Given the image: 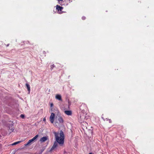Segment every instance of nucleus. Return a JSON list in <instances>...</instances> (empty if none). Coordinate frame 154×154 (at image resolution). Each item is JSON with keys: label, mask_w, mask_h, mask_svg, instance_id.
Wrapping results in <instances>:
<instances>
[{"label": "nucleus", "mask_w": 154, "mask_h": 154, "mask_svg": "<svg viewBox=\"0 0 154 154\" xmlns=\"http://www.w3.org/2000/svg\"><path fill=\"white\" fill-rule=\"evenodd\" d=\"M21 142V141H18L14 142L12 144V145H15Z\"/></svg>", "instance_id": "nucleus-10"}, {"label": "nucleus", "mask_w": 154, "mask_h": 154, "mask_svg": "<svg viewBox=\"0 0 154 154\" xmlns=\"http://www.w3.org/2000/svg\"><path fill=\"white\" fill-rule=\"evenodd\" d=\"M56 9L58 11H62L63 8L62 7H61L58 5H57L56 6Z\"/></svg>", "instance_id": "nucleus-7"}, {"label": "nucleus", "mask_w": 154, "mask_h": 154, "mask_svg": "<svg viewBox=\"0 0 154 154\" xmlns=\"http://www.w3.org/2000/svg\"><path fill=\"white\" fill-rule=\"evenodd\" d=\"M54 67H55V65L54 64H53L51 66V70H52L53 69V68Z\"/></svg>", "instance_id": "nucleus-11"}, {"label": "nucleus", "mask_w": 154, "mask_h": 154, "mask_svg": "<svg viewBox=\"0 0 154 154\" xmlns=\"http://www.w3.org/2000/svg\"><path fill=\"white\" fill-rule=\"evenodd\" d=\"M63 0H58V1L60 2V1H62Z\"/></svg>", "instance_id": "nucleus-20"}, {"label": "nucleus", "mask_w": 154, "mask_h": 154, "mask_svg": "<svg viewBox=\"0 0 154 154\" xmlns=\"http://www.w3.org/2000/svg\"><path fill=\"white\" fill-rule=\"evenodd\" d=\"M26 86L27 88L28 91L29 93V92H30V87L28 83H26Z\"/></svg>", "instance_id": "nucleus-9"}, {"label": "nucleus", "mask_w": 154, "mask_h": 154, "mask_svg": "<svg viewBox=\"0 0 154 154\" xmlns=\"http://www.w3.org/2000/svg\"><path fill=\"white\" fill-rule=\"evenodd\" d=\"M9 129L11 130V132H10V133H11V132H13L14 130V128H11L10 129V128L9 127Z\"/></svg>", "instance_id": "nucleus-12"}, {"label": "nucleus", "mask_w": 154, "mask_h": 154, "mask_svg": "<svg viewBox=\"0 0 154 154\" xmlns=\"http://www.w3.org/2000/svg\"><path fill=\"white\" fill-rule=\"evenodd\" d=\"M20 117L22 118H24V115L23 114H21L20 116Z\"/></svg>", "instance_id": "nucleus-13"}, {"label": "nucleus", "mask_w": 154, "mask_h": 154, "mask_svg": "<svg viewBox=\"0 0 154 154\" xmlns=\"http://www.w3.org/2000/svg\"><path fill=\"white\" fill-rule=\"evenodd\" d=\"M56 98L57 99L59 100H61V96L60 94H57L56 96Z\"/></svg>", "instance_id": "nucleus-8"}, {"label": "nucleus", "mask_w": 154, "mask_h": 154, "mask_svg": "<svg viewBox=\"0 0 154 154\" xmlns=\"http://www.w3.org/2000/svg\"><path fill=\"white\" fill-rule=\"evenodd\" d=\"M46 119L45 118H44V119H43V121H44V122H45L46 121Z\"/></svg>", "instance_id": "nucleus-15"}, {"label": "nucleus", "mask_w": 154, "mask_h": 154, "mask_svg": "<svg viewBox=\"0 0 154 154\" xmlns=\"http://www.w3.org/2000/svg\"><path fill=\"white\" fill-rule=\"evenodd\" d=\"M68 5V3H66V5Z\"/></svg>", "instance_id": "nucleus-22"}, {"label": "nucleus", "mask_w": 154, "mask_h": 154, "mask_svg": "<svg viewBox=\"0 0 154 154\" xmlns=\"http://www.w3.org/2000/svg\"><path fill=\"white\" fill-rule=\"evenodd\" d=\"M69 3H70L71 2H72V0H69Z\"/></svg>", "instance_id": "nucleus-17"}, {"label": "nucleus", "mask_w": 154, "mask_h": 154, "mask_svg": "<svg viewBox=\"0 0 154 154\" xmlns=\"http://www.w3.org/2000/svg\"><path fill=\"white\" fill-rule=\"evenodd\" d=\"M82 19L83 20H85V16H83L82 17Z\"/></svg>", "instance_id": "nucleus-14"}, {"label": "nucleus", "mask_w": 154, "mask_h": 154, "mask_svg": "<svg viewBox=\"0 0 154 154\" xmlns=\"http://www.w3.org/2000/svg\"><path fill=\"white\" fill-rule=\"evenodd\" d=\"M9 44H8L7 45H6V46L8 47L9 46Z\"/></svg>", "instance_id": "nucleus-18"}, {"label": "nucleus", "mask_w": 154, "mask_h": 154, "mask_svg": "<svg viewBox=\"0 0 154 154\" xmlns=\"http://www.w3.org/2000/svg\"><path fill=\"white\" fill-rule=\"evenodd\" d=\"M38 134L36 135L31 140H29L27 143L25 145H28L29 144L31 143L32 142L34 141L35 140H36L37 137H38Z\"/></svg>", "instance_id": "nucleus-3"}, {"label": "nucleus", "mask_w": 154, "mask_h": 154, "mask_svg": "<svg viewBox=\"0 0 154 154\" xmlns=\"http://www.w3.org/2000/svg\"><path fill=\"white\" fill-rule=\"evenodd\" d=\"M55 116V114L52 113L50 117V120L52 123H53L54 122V119Z\"/></svg>", "instance_id": "nucleus-4"}, {"label": "nucleus", "mask_w": 154, "mask_h": 154, "mask_svg": "<svg viewBox=\"0 0 154 154\" xmlns=\"http://www.w3.org/2000/svg\"><path fill=\"white\" fill-rule=\"evenodd\" d=\"M64 1H65L66 0H64Z\"/></svg>", "instance_id": "nucleus-24"}, {"label": "nucleus", "mask_w": 154, "mask_h": 154, "mask_svg": "<svg viewBox=\"0 0 154 154\" xmlns=\"http://www.w3.org/2000/svg\"><path fill=\"white\" fill-rule=\"evenodd\" d=\"M53 106V103H51V107H52Z\"/></svg>", "instance_id": "nucleus-19"}, {"label": "nucleus", "mask_w": 154, "mask_h": 154, "mask_svg": "<svg viewBox=\"0 0 154 154\" xmlns=\"http://www.w3.org/2000/svg\"><path fill=\"white\" fill-rule=\"evenodd\" d=\"M109 122L110 123H111V122H112L111 120L110 119H109Z\"/></svg>", "instance_id": "nucleus-16"}, {"label": "nucleus", "mask_w": 154, "mask_h": 154, "mask_svg": "<svg viewBox=\"0 0 154 154\" xmlns=\"http://www.w3.org/2000/svg\"><path fill=\"white\" fill-rule=\"evenodd\" d=\"M57 121L55 123V125L57 127L63 126L64 121L62 117L58 116L57 117Z\"/></svg>", "instance_id": "nucleus-2"}, {"label": "nucleus", "mask_w": 154, "mask_h": 154, "mask_svg": "<svg viewBox=\"0 0 154 154\" xmlns=\"http://www.w3.org/2000/svg\"><path fill=\"white\" fill-rule=\"evenodd\" d=\"M48 139V137H44L41 138L40 140V141L41 142L45 141Z\"/></svg>", "instance_id": "nucleus-6"}, {"label": "nucleus", "mask_w": 154, "mask_h": 154, "mask_svg": "<svg viewBox=\"0 0 154 154\" xmlns=\"http://www.w3.org/2000/svg\"><path fill=\"white\" fill-rule=\"evenodd\" d=\"M53 133L56 141L54 142L50 150L51 151L54 150L57 146L58 143L60 145H63L64 141V134L62 131H60V133L56 132H54Z\"/></svg>", "instance_id": "nucleus-1"}, {"label": "nucleus", "mask_w": 154, "mask_h": 154, "mask_svg": "<svg viewBox=\"0 0 154 154\" xmlns=\"http://www.w3.org/2000/svg\"><path fill=\"white\" fill-rule=\"evenodd\" d=\"M106 120H108V119H107V118H106Z\"/></svg>", "instance_id": "nucleus-23"}, {"label": "nucleus", "mask_w": 154, "mask_h": 154, "mask_svg": "<svg viewBox=\"0 0 154 154\" xmlns=\"http://www.w3.org/2000/svg\"><path fill=\"white\" fill-rule=\"evenodd\" d=\"M64 112L68 116H71L72 114V112L70 110H66Z\"/></svg>", "instance_id": "nucleus-5"}, {"label": "nucleus", "mask_w": 154, "mask_h": 154, "mask_svg": "<svg viewBox=\"0 0 154 154\" xmlns=\"http://www.w3.org/2000/svg\"><path fill=\"white\" fill-rule=\"evenodd\" d=\"M89 154H93L91 152V153H90Z\"/></svg>", "instance_id": "nucleus-21"}]
</instances>
